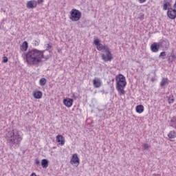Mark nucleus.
I'll list each match as a JSON object with an SVG mask.
<instances>
[{
	"instance_id": "nucleus-1",
	"label": "nucleus",
	"mask_w": 176,
	"mask_h": 176,
	"mask_svg": "<svg viewBox=\"0 0 176 176\" xmlns=\"http://www.w3.org/2000/svg\"><path fill=\"white\" fill-rule=\"evenodd\" d=\"M50 49H52V45L47 44L45 50H29L27 53H25L24 60L28 65H38L39 63H42L43 58L49 60L50 57Z\"/></svg>"
},
{
	"instance_id": "nucleus-2",
	"label": "nucleus",
	"mask_w": 176,
	"mask_h": 176,
	"mask_svg": "<svg viewBox=\"0 0 176 176\" xmlns=\"http://www.w3.org/2000/svg\"><path fill=\"white\" fill-rule=\"evenodd\" d=\"M7 144L11 148L17 149L23 141V137L19 133L17 129H12V131H8L6 134Z\"/></svg>"
},
{
	"instance_id": "nucleus-3",
	"label": "nucleus",
	"mask_w": 176,
	"mask_h": 176,
	"mask_svg": "<svg viewBox=\"0 0 176 176\" xmlns=\"http://www.w3.org/2000/svg\"><path fill=\"white\" fill-rule=\"evenodd\" d=\"M116 90L118 91L120 96H124L126 94V86H127V81H126V77L123 74H118L116 77Z\"/></svg>"
},
{
	"instance_id": "nucleus-4",
	"label": "nucleus",
	"mask_w": 176,
	"mask_h": 176,
	"mask_svg": "<svg viewBox=\"0 0 176 176\" xmlns=\"http://www.w3.org/2000/svg\"><path fill=\"white\" fill-rule=\"evenodd\" d=\"M82 17V12L79 11V10L72 9L70 11V16L69 19L72 21H79Z\"/></svg>"
},
{
	"instance_id": "nucleus-5",
	"label": "nucleus",
	"mask_w": 176,
	"mask_h": 176,
	"mask_svg": "<svg viewBox=\"0 0 176 176\" xmlns=\"http://www.w3.org/2000/svg\"><path fill=\"white\" fill-rule=\"evenodd\" d=\"M104 52L106 54H101L102 60L105 63H107V61H112V60H113V56L112 55V53H111L109 48H107Z\"/></svg>"
},
{
	"instance_id": "nucleus-6",
	"label": "nucleus",
	"mask_w": 176,
	"mask_h": 176,
	"mask_svg": "<svg viewBox=\"0 0 176 176\" xmlns=\"http://www.w3.org/2000/svg\"><path fill=\"white\" fill-rule=\"evenodd\" d=\"M100 39L95 38L94 41V43L95 46H96L97 50H99V52H101V50H107V49H109L108 46H105L100 43Z\"/></svg>"
},
{
	"instance_id": "nucleus-7",
	"label": "nucleus",
	"mask_w": 176,
	"mask_h": 176,
	"mask_svg": "<svg viewBox=\"0 0 176 176\" xmlns=\"http://www.w3.org/2000/svg\"><path fill=\"white\" fill-rule=\"evenodd\" d=\"M70 163L73 166H76V167H78V166L80 164V162L79 161V157H78V154H73Z\"/></svg>"
},
{
	"instance_id": "nucleus-8",
	"label": "nucleus",
	"mask_w": 176,
	"mask_h": 176,
	"mask_svg": "<svg viewBox=\"0 0 176 176\" xmlns=\"http://www.w3.org/2000/svg\"><path fill=\"white\" fill-rule=\"evenodd\" d=\"M160 45V47H162L163 49H168V46H170V42L168 40H160L158 43Z\"/></svg>"
},
{
	"instance_id": "nucleus-9",
	"label": "nucleus",
	"mask_w": 176,
	"mask_h": 176,
	"mask_svg": "<svg viewBox=\"0 0 176 176\" xmlns=\"http://www.w3.org/2000/svg\"><path fill=\"white\" fill-rule=\"evenodd\" d=\"M167 14H168V17H169V19H171V20L175 19H176V10L173 9V8L168 9V12H167Z\"/></svg>"
},
{
	"instance_id": "nucleus-10",
	"label": "nucleus",
	"mask_w": 176,
	"mask_h": 176,
	"mask_svg": "<svg viewBox=\"0 0 176 176\" xmlns=\"http://www.w3.org/2000/svg\"><path fill=\"white\" fill-rule=\"evenodd\" d=\"M102 83V81H101V79L99 78L96 77L93 80V85H94V87H95V89H98V88L101 87Z\"/></svg>"
},
{
	"instance_id": "nucleus-11",
	"label": "nucleus",
	"mask_w": 176,
	"mask_h": 176,
	"mask_svg": "<svg viewBox=\"0 0 176 176\" xmlns=\"http://www.w3.org/2000/svg\"><path fill=\"white\" fill-rule=\"evenodd\" d=\"M159 49H160V45L159 43H153L151 45V50L153 53H157L159 52Z\"/></svg>"
},
{
	"instance_id": "nucleus-12",
	"label": "nucleus",
	"mask_w": 176,
	"mask_h": 176,
	"mask_svg": "<svg viewBox=\"0 0 176 176\" xmlns=\"http://www.w3.org/2000/svg\"><path fill=\"white\" fill-rule=\"evenodd\" d=\"M37 5H38L37 1L31 0V1H28L26 6H27L28 9H34V8H36Z\"/></svg>"
},
{
	"instance_id": "nucleus-13",
	"label": "nucleus",
	"mask_w": 176,
	"mask_h": 176,
	"mask_svg": "<svg viewBox=\"0 0 176 176\" xmlns=\"http://www.w3.org/2000/svg\"><path fill=\"white\" fill-rule=\"evenodd\" d=\"M63 104L67 108H71L72 105L74 104V99L72 98H66L63 100Z\"/></svg>"
},
{
	"instance_id": "nucleus-14",
	"label": "nucleus",
	"mask_w": 176,
	"mask_h": 176,
	"mask_svg": "<svg viewBox=\"0 0 176 176\" xmlns=\"http://www.w3.org/2000/svg\"><path fill=\"white\" fill-rule=\"evenodd\" d=\"M56 142H60V145H64V144H65V139L64 138V136L61 135H58L56 136Z\"/></svg>"
},
{
	"instance_id": "nucleus-15",
	"label": "nucleus",
	"mask_w": 176,
	"mask_h": 176,
	"mask_svg": "<svg viewBox=\"0 0 176 176\" xmlns=\"http://www.w3.org/2000/svg\"><path fill=\"white\" fill-rule=\"evenodd\" d=\"M42 96H43V94H42V91H37L33 92V96L36 100H39L40 98H42Z\"/></svg>"
},
{
	"instance_id": "nucleus-16",
	"label": "nucleus",
	"mask_w": 176,
	"mask_h": 176,
	"mask_svg": "<svg viewBox=\"0 0 176 176\" xmlns=\"http://www.w3.org/2000/svg\"><path fill=\"white\" fill-rule=\"evenodd\" d=\"M28 49V42L24 41L21 45V52H27Z\"/></svg>"
},
{
	"instance_id": "nucleus-17",
	"label": "nucleus",
	"mask_w": 176,
	"mask_h": 176,
	"mask_svg": "<svg viewBox=\"0 0 176 176\" xmlns=\"http://www.w3.org/2000/svg\"><path fill=\"white\" fill-rule=\"evenodd\" d=\"M168 82H170V80H168V78H163L162 81L160 83V85L161 87H164L166 85H168Z\"/></svg>"
},
{
	"instance_id": "nucleus-18",
	"label": "nucleus",
	"mask_w": 176,
	"mask_h": 176,
	"mask_svg": "<svg viewBox=\"0 0 176 176\" xmlns=\"http://www.w3.org/2000/svg\"><path fill=\"white\" fill-rule=\"evenodd\" d=\"M135 111L138 113H142L144 112V106L142 104L136 106Z\"/></svg>"
},
{
	"instance_id": "nucleus-19",
	"label": "nucleus",
	"mask_w": 176,
	"mask_h": 176,
	"mask_svg": "<svg viewBox=\"0 0 176 176\" xmlns=\"http://www.w3.org/2000/svg\"><path fill=\"white\" fill-rule=\"evenodd\" d=\"M41 166L43 168H47V167H49V161L46 159L42 160Z\"/></svg>"
},
{
	"instance_id": "nucleus-20",
	"label": "nucleus",
	"mask_w": 176,
	"mask_h": 176,
	"mask_svg": "<svg viewBox=\"0 0 176 176\" xmlns=\"http://www.w3.org/2000/svg\"><path fill=\"white\" fill-rule=\"evenodd\" d=\"M46 82H47L46 78H41L39 80L40 86H45V85H46Z\"/></svg>"
},
{
	"instance_id": "nucleus-21",
	"label": "nucleus",
	"mask_w": 176,
	"mask_h": 176,
	"mask_svg": "<svg viewBox=\"0 0 176 176\" xmlns=\"http://www.w3.org/2000/svg\"><path fill=\"white\" fill-rule=\"evenodd\" d=\"M168 137L169 138H175L176 137V133L174 131H171L168 134Z\"/></svg>"
},
{
	"instance_id": "nucleus-22",
	"label": "nucleus",
	"mask_w": 176,
	"mask_h": 176,
	"mask_svg": "<svg viewBox=\"0 0 176 176\" xmlns=\"http://www.w3.org/2000/svg\"><path fill=\"white\" fill-rule=\"evenodd\" d=\"M168 5H170V2L165 1V3H164V6H163V10H167V8H168Z\"/></svg>"
},
{
	"instance_id": "nucleus-23",
	"label": "nucleus",
	"mask_w": 176,
	"mask_h": 176,
	"mask_svg": "<svg viewBox=\"0 0 176 176\" xmlns=\"http://www.w3.org/2000/svg\"><path fill=\"white\" fill-rule=\"evenodd\" d=\"M143 151H146L147 149H149V144L148 143H145L142 146Z\"/></svg>"
},
{
	"instance_id": "nucleus-24",
	"label": "nucleus",
	"mask_w": 176,
	"mask_h": 176,
	"mask_svg": "<svg viewBox=\"0 0 176 176\" xmlns=\"http://www.w3.org/2000/svg\"><path fill=\"white\" fill-rule=\"evenodd\" d=\"M168 100L170 104H173L174 102V96H170Z\"/></svg>"
},
{
	"instance_id": "nucleus-25",
	"label": "nucleus",
	"mask_w": 176,
	"mask_h": 176,
	"mask_svg": "<svg viewBox=\"0 0 176 176\" xmlns=\"http://www.w3.org/2000/svg\"><path fill=\"white\" fill-rule=\"evenodd\" d=\"M176 122V117H174L172 120H170V126H174Z\"/></svg>"
},
{
	"instance_id": "nucleus-26",
	"label": "nucleus",
	"mask_w": 176,
	"mask_h": 176,
	"mask_svg": "<svg viewBox=\"0 0 176 176\" xmlns=\"http://www.w3.org/2000/svg\"><path fill=\"white\" fill-rule=\"evenodd\" d=\"M159 57H162L163 60H164V57H166V52H161Z\"/></svg>"
},
{
	"instance_id": "nucleus-27",
	"label": "nucleus",
	"mask_w": 176,
	"mask_h": 176,
	"mask_svg": "<svg viewBox=\"0 0 176 176\" xmlns=\"http://www.w3.org/2000/svg\"><path fill=\"white\" fill-rule=\"evenodd\" d=\"M9 59L8 58V56H3V63H8Z\"/></svg>"
},
{
	"instance_id": "nucleus-28",
	"label": "nucleus",
	"mask_w": 176,
	"mask_h": 176,
	"mask_svg": "<svg viewBox=\"0 0 176 176\" xmlns=\"http://www.w3.org/2000/svg\"><path fill=\"white\" fill-rule=\"evenodd\" d=\"M35 163H36V166H39L41 164V162H39V160H36Z\"/></svg>"
},
{
	"instance_id": "nucleus-29",
	"label": "nucleus",
	"mask_w": 176,
	"mask_h": 176,
	"mask_svg": "<svg viewBox=\"0 0 176 176\" xmlns=\"http://www.w3.org/2000/svg\"><path fill=\"white\" fill-rule=\"evenodd\" d=\"M37 3H38L39 5L43 3V0H37Z\"/></svg>"
},
{
	"instance_id": "nucleus-30",
	"label": "nucleus",
	"mask_w": 176,
	"mask_h": 176,
	"mask_svg": "<svg viewBox=\"0 0 176 176\" xmlns=\"http://www.w3.org/2000/svg\"><path fill=\"white\" fill-rule=\"evenodd\" d=\"M140 3H144V2H146V0H138Z\"/></svg>"
},
{
	"instance_id": "nucleus-31",
	"label": "nucleus",
	"mask_w": 176,
	"mask_h": 176,
	"mask_svg": "<svg viewBox=\"0 0 176 176\" xmlns=\"http://www.w3.org/2000/svg\"><path fill=\"white\" fill-rule=\"evenodd\" d=\"M140 19V20H144V14H141Z\"/></svg>"
},
{
	"instance_id": "nucleus-32",
	"label": "nucleus",
	"mask_w": 176,
	"mask_h": 176,
	"mask_svg": "<svg viewBox=\"0 0 176 176\" xmlns=\"http://www.w3.org/2000/svg\"><path fill=\"white\" fill-rule=\"evenodd\" d=\"M30 176H37V175H36V174H35V173H33L31 174Z\"/></svg>"
},
{
	"instance_id": "nucleus-33",
	"label": "nucleus",
	"mask_w": 176,
	"mask_h": 176,
	"mask_svg": "<svg viewBox=\"0 0 176 176\" xmlns=\"http://www.w3.org/2000/svg\"><path fill=\"white\" fill-rule=\"evenodd\" d=\"M34 45H39L36 41H34Z\"/></svg>"
},
{
	"instance_id": "nucleus-34",
	"label": "nucleus",
	"mask_w": 176,
	"mask_h": 176,
	"mask_svg": "<svg viewBox=\"0 0 176 176\" xmlns=\"http://www.w3.org/2000/svg\"><path fill=\"white\" fill-rule=\"evenodd\" d=\"M0 30H2V27L0 26Z\"/></svg>"
}]
</instances>
